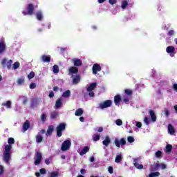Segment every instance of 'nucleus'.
Returning <instances> with one entry per match:
<instances>
[{
  "label": "nucleus",
  "instance_id": "obj_1",
  "mask_svg": "<svg viewBox=\"0 0 177 177\" xmlns=\"http://www.w3.org/2000/svg\"><path fill=\"white\" fill-rule=\"evenodd\" d=\"M12 145H6L4 147V152L3 153V160L6 164H9L10 161V151L12 150Z\"/></svg>",
  "mask_w": 177,
  "mask_h": 177
},
{
  "label": "nucleus",
  "instance_id": "obj_2",
  "mask_svg": "<svg viewBox=\"0 0 177 177\" xmlns=\"http://www.w3.org/2000/svg\"><path fill=\"white\" fill-rule=\"evenodd\" d=\"M26 11H23L22 13L24 14V16H32V15H34V10H35V7H34V4L32 3H29L28 4V6H26Z\"/></svg>",
  "mask_w": 177,
  "mask_h": 177
},
{
  "label": "nucleus",
  "instance_id": "obj_3",
  "mask_svg": "<svg viewBox=\"0 0 177 177\" xmlns=\"http://www.w3.org/2000/svg\"><path fill=\"white\" fill-rule=\"evenodd\" d=\"M35 165H39L42 161V153L39 151H36L35 156L34 157Z\"/></svg>",
  "mask_w": 177,
  "mask_h": 177
},
{
  "label": "nucleus",
  "instance_id": "obj_4",
  "mask_svg": "<svg viewBox=\"0 0 177 177\" xmlns=\"http://www.w3.org/2000/svg\"><path fill=\"white\" fill-rule=\"evenodd\" d=\"M114 144L118 149H120L121 146H125L127 145V140H125V138H121L120 140L115 138Z\"/></svg>",
  "mask_w": 177,
  "mask_h": 177
},
{
  "label": "nucleus",
  "instance_id": "obj_5",
  "mask_svg": "<svg viewBox=\"0 0 177 177\" xmlns=\"http://www.w3.org/2000/svg\"><path fill=\"white\" fill-rule=\"evenodd\" d=\"M64 129H66V124L64 123H61L57 127V136H58V138H62V135H63L62 132H63Z\"/></svg>",
  "mask_w": 177,
  "mask_h": 177
},
{
  "label": "nucleus",
  "instance_id": "obj_6",
  "mask_svg": "<svg viewBox=\"0 0 177 177\" xmlns=\"http://www.w3.org/2000/svg\"><path fill=\"white\" fill-rule=\"evenodd\" d=\"M70 147H71V141H70L69 140H66L62 143L61 146V149L62 150V151H67V150H68Z\"/></svg>",
  "mask_w": 177,
  "mask_h": 177
},
{
  "label": "nucleus",
  "instance_id": "obj_7",
  "mask_svg": "<svg viewBox=\"0 0 177 177\" xmlns=\"http://www.w3.org/2000/svg\"><path fill=\"white\" fill-rule=\"evenodd\" d=\"M113 102L111 100H108L104 101L103 103L100 104V109L103 110L104 109H107L111 106Z\"/></svg>",
  "mask_w": 177,
  "mask_h": 177
},
{
  "label": "nucleus",
  "instance_id": "obj_8",
  "mask_svg": "<svg viewBox=\"0 0 177 177\" xmlns=\"http://www.w3.org/2000/svg\"><path fill=\"white\" fill-rule=\"evenodd\" d=\"M12 63H13V61L12 59H10L8 62V59H6V58L3 59L1 62L2 66H7V68L8 70H10V68H12Z\"/></svg>",
  "mask_w": 177,
  "mask_h": 177
},
{
  "label": "nucleus",
  "instance_id": "obj_9",
  "mask_svg": "<svg viewBox=\"0 0 177 177\" xmlns=\"http://www.w3.org/2000/svg\"><path fill=\"white\" fill-rule=\"evenodd\" d=\"M93 74L96 75L97 74V71H102V66L99 64H94L92 68Z\"/></svg>",
  "mask_w": 177,
  "mask_h": 177
},
{
  "label": "nucleus",
  "instance_id": "obj_10",
  "mask_svg": "<svg viewBox=\"0 0 177 177\" xmlns=\"http://www.w3.org/2000/svg\"><path fill=\"white\" fill-rule=\"evenodd\" d=\"M166 51L167 53H169L171 57H174L175 56V47L172 46H169L167 47Z\"/></svg>",
  "mask_w": 177,
  "mask_h": 177
},
{
  "label": "nucleus",
  "instance_id": "obj_11",
  "mask_svg": "<svg viewBox=\"0 0 177 177\" xmlns=\"http://www.w3.org/2000/svg\"><path fill=\"white\" fill-rule=\"evenodd\" d=\"M149 114L151 117V120L152 122H156L157 121V115H156V112L150 109L149 111Z\"/></svg>",
  "mask_w": 177,
  "mask_h": 177
},
{
  "label": "nucleus",
  "instance_id": "obj_12",
  "mask_svg": "<svg viewBox=\"0 0 177 177\" xmlns=\"http://www.w3.org/2000/svg\"><path fill=\"white\" fill-rule=\"evenodd\" d=\"M30 121L29 120H26L23 126H22V129H23V132H26V131H28V129H30Z\"/></svg>",
  "mask_w": 177,
  "mask_h": 177
},
{
  "label": "nucleus",
  "instance_id": "obj_13",
  "mask_svg": "<svg viewBox=\"0 0 177 177\" xmlns=\"http://www.w3.org/2000/svg\"><path fill=\"white\" fill-rule=\"evenodd\" d=\"M41 59L44 63H50V55H43Z\"/></svg>",
  "mask_w": 177,
  "mask_h": 177
},
{
  "label": "nucleus",
  "instance_id": "obj_14",
  "mask_svg": "<svg viewBox=\"0 0 177 177\" xmlns=\"http://www.w3.org/2000/svg\"><path fill=\"white\" fill-rule=\"evenodd\" d=\"M74 66L79 67V66H82V61L80 59L74 58L72 59Z\"/></svg>",
  "mask_w": 177,
  "mask_h": 177
},
{
  "label": "nucleus",
  "instance_id": "obj_15",
  "mask_svg": "<svg viewBox=\"0 0 177 177\" xmlns=\"http://www.w3.org/2000/svg\"><path fill=\"white\" fill-rule=\"evenodd\" d=\"M167 131L169 135H175V128L171 124H168Z\"/></svg>",
  "mask_w": 177,
  "mask_h": 177
},
{
  "label": "nucleus",
  "instance_id": "obj_16",
  "mask_svg": "<svg viewBox=\"0 0 177 177\" xmlns=\"http://www.w3.org/2000/svg\"><path fill=\"white\" fill-rule=\"evenodd\" d=\"M6 50V44L4 41H0V55Z\"/></svg>",
  "mask_w": 177,
  "mask_h": 177
},
{
  "label": "nucleus",
  "instance_id": "obj_17",
  "mask_svg": "<svg viewBox=\"0 0 177 177\" xmlns=\"http://www.w3.org/2000/svg\"><path fill=\"white\" fill-rule=\"evenodd\" d=\"M53 131H55V127L53 125H50L48 127L46 136H51L52 133H53Z\"/></svg>",
  "mask_w": 177,
  "mask_h": 177
},
{
  "label": "nucleus",
  "instance_id": "obj_18",
  "mask_svg": "<svg viewBox=\"0 0 177 177\" xmlns=\"http://www.w3.org/2000/svg\"><path fill=\"white\" fill-rule=\"evenodd\" d=\"M110 143H111V140L109 136H106L105 140L102 141V145H104L105 147H109V145H110Z\"/></svg>",
  "mask_w": 177,
  "mask_h": 177
},
{
  "label": "nucleus",
  "instance_id": "obj_19",
  "mask_svg": "<svg viewBox=\"0 0 177 177\" xmlns=\"http://www.w3.org/2000/svg\"><path fill=\"white\" fill-rule=\"evenodd\" d=\"M133 165L137 169H143V165H140L138 162V159H133Z\"/></svg>",
  "mask_w": 177,
  "mask_h": 177
},
{
  "label": "nucleus",
  "instance_id": "obj_20",
  "mask_svg": "<svg viewBox=\"0 0 177 177\" xmlns=\"http://www.w3.org/2000/svg\"><path fill=\"white\" fill-rule=\"evenodd\" d=\"M69 75L70 74H77L78 73V68L75 66H71L68 68Z\"/></svg>",
  "mask_w": 177,
  "mask_h": 177
},
{
  "label": "nucleus",
  "instance_id": "obj_21",
  "mask_svg": "<svg viewBox=\"0 0 177 177\" xmlns=\"http://www.w3.org/2000/svg\"><path fill=\"white\" fill-rule=\"evenodd\" d=\"M96 86H97V83L96 82L91 83L87 88V91L91 92L93 91L96 88Z\"/></svg>",
  "mask_w": 177,
  "mask_h": 177
},
{
  "label": "nucleus",
  "instance_id": "obj_22",
  "mask_svg": "<svg viewBox=\"0 0 177 177\" xmlns=\"http://www.w3.org/2000/svg\"><path fill=\"white\" fill-rule=\"evenodd\" d=\"M114 102H115V104L116 106H119L120 105V103H121V95H116L115 97H114Z\"/></svg>",
  "mask_w": 177,
  "mask_h": 177
},
{
  "label": "nucleus",
  "instance_id": "obj_23",
  "mask_svg": "<svg viewBox=\"0 0 177 177\" xmlns=\"http://www.w3.org/2000/svg\"><path fill=\"white\" fill-rule=\"evenodd\" d=\"M50 117L51 120H55V118H57V117H59V112L56 111L50 112Z\"/></svg>",
  "mask_w": 177,
  "mask_h": 177
},
{
  "label": "nucleus",
  "instance_id": "obj_24",
  "mask_svg": "<svg viewBox=\"0 0 177 177\" xmlns=\"http://www.w3.org/2000/svg\"><path fill=\"white\" fill-rule=\"evenodd\" d=\"M82 114H84V110L81 108L77 109L75 112V115H76V117H81Z\"/></svg>",
  "mask_w": 177,
  "mask_h": 177
},
{
  "label": "nucleus",
  "instance_id": "obj_25",
  "mask_svg": "<svg viewBox=\"0 0 177 177\" xmlns=\"http://www.w3.org/2000/svg\"><path fill=\"white\" fill-rule=\"evenodd\" d=\"M89 151V147L86 146L84 147L81 151L80 152V156H84V154H86V153H88Z\"/></svg>",
  "mask_w": 177,
  "mask_h": 177
},
{
  "label": "nucleus",
  "instance_id": "obj_26",
  "mask_svg": "<svg viewBox=\"0 0 177 177\" xmlns=\"http://www.w3.org/2000/svg\"><path fill=\"white\" fill-rule=\"evenodd\" d=\"M81 81V76L80 75H76L73 80V84L77 85Z\"/></svg>",
  "mask_w": 177,
  "mask_h": 177
},
{
  "label": "nucleus",
  "instance_id": "obj_27",
  "mask_svg": "<svg viewBox=\"0 0 177 177\" xmlns=\"http://www.w3.org/2000/svg\"><path fill=\"white\" fill-rule=\"evenodd\" d=\"M63 104L62 98H58L55 102V109H60Z\"/></svg>",
  "mask_w": 177,
  "mask_h": 177
},
{
  "label": "nucleus",
  "instance_id": "obj_28",
  "mask_svg": "<svg viewBox=\"0 0 177 177\" xmlns=\"http://www.w3.org/2000/svg\"><path fill=\"white\" fill-rule=\"evenodd\" d=\"M35 138L37 143H41V142L44 140V137H42L41 134L36 135Z\"/></svg>",
  "mask_w": 177,
  "mask_h": 177
},
{
  "label": "nucleus",
  "instance_id": "obj_29",
  "mask_svg": "<svg viewBox=\"0 0 177 177\" xmlns=\"http://www.w3.org/2000/svg\"><path fill=\"white\" fill-rule=\"evenodd\" d=\"M37 104H38V100L37 99H32L30 104V107L32 109H35V107H37Z\"/></svg>",
  "mask_w": 177,
  "mask_h": 177
},
{
  "label": "nucleus",
  "instance_id": "obj_30",
  "mask_svg": "<svg viewBox=\"0 0 177 177\" xmlns=\"http://www.w3.org/2000/svg\"><path fill=\"white\" fill-rule=\"evenodd\" d=\"M36 17H37V20L41 21V20H42V17H44V16L42 15V12L41 11H37V13H36Z\"/></svg>",
  "mask_w": 177,
  "mask_h": 177
},
{
  "label": "nucleus",
  "instance_id": "obj_31",
  "mask_svg": "<svg viewBox=\"0 0 177 177\" xmlns=\"http://www.w3.org/2000/svg\"><path fill=\"white\" fill-rule=\"evenodd\" d=\"M24 78H18L17 81V85H21V86H24Z\"/></svg>",
  "mask_w": 177,
  "mask_h": 177
},
{
  "label": "nucleus",
  "instance_id": "obj_32",
  "mask_svg": "<svg viewBox=\"0 0 177 177\" xmlns=\"http://www.w3.org/2000/svg\"><path fill=\"white\" fill-rule=\"evenodd\" d=\"M71 95V92L70 90H67L62 94V97H70V95Z\"/></svg>",
  "mask_w": 177,
  "mask_h": 177
},
{
  "label": "nucleus",
  "instance_id": "obj_33",
  "mask_svg": "<svg viewBox=\"0 0 177 177\" xmlns=\"http://www.w3.org/2000/svg\"><path fill=\"white\" fill-rule=\"evenodd\" d=\"M172 151V145L167 144L166 145V153H171Z\"/></svg>",
  "mask_w": 177,
  "mask_h": 177
},
{
  "label": "nucleus",
  "instance_id": "obj_34",
  "mask_svg": "<svg viewBox=\"0 0 177 177\" xmlns=\"http://www.w3.org/2000/svg\"><path fill=\"white\" fill-rule=\"evenodd\" d=\"M127 6H128V1L124 0L122 2L121 8H122V9H127Z\"/></svg>",
  "mask_w": 177,
  "mask_h": 177
},
{
  "label": "nucleus",
  "instance_id": "obj_35",
  "mask_svg": "<svg viewBox=\"0 0 177 177\" xmlns=\"http://www.w3.org/2000/svg\"><path fill=\"white\" fill-rule=\"evenodd\" d=\"M160 176V172L156 171V172H152L149 174V177H157Z\"/></svg>",
  "mask_w": 177,
  "mask_h": 177
},
{
  "label": "nucleus",
  "instance_id": "obj_36",
  "mask_svg": "<svg viewBox=\"0 0 177 177\" xmlns=\"http://www.w3.org/2000/svg\"><path fill=\"white\" fill-rule=\"evenodd\" d=\"M59 176V171H53L49 174L48 177H57Z\"/></svg>",
  "mask_w": 177,
  "mask_h": 177
},
{
  "label": "nucleus",
  "instance_id": "obj_37",
  "mask_svg": "<svg viewBox=\"0 0 177 177\" xmlns=\"http://www.w3.org/2000/svg\"><path fill=\"white\" fill-rule=\"evenodd\" d=\"M1 105L6 106V107H8V109H10L12 103L10 102V101H7L6 102L2 103Z\"/></svg>",
  "mask_w": 177,
  "mask_h": 177
},
{
  "label": "nucleus",
  "instance_id": "obj_38",
  "mask_svg": "<svg viewBox=\"0 0 177 177\" xmlns=\"http://www.w3.org/2000/svg\"><path fill=\"white\" fill-rule=\"evenodd\" d=\"M53 71L55 74H57V73H59V66L54 65L53 66Z\"/></svg>",
  "mask_w": 177,
  "mask_h": 177
},
{
  "label": "nucleus",
  "instance_id": "obj_39",
  "mask_svg": "<svg viewBox=\"0 0 177 177\" xmlns=\"http://www.w3.org/2000/svg\"><path fill=\"white\" fill-rule=\"evenodd\" d=\"M155 156L157 158H161L162 157V152L161 151H158L156 152Z\"/></svg>",
  "mask_w": 177,
  "mask_h": 177
},
{
  "label": "nucleus",
  "instance_id": "obj_40",
  "mask_svg": "<svg viewBox=\"0 0 177 177\" xmlns=\"http://www.w3.org/2000/svg\"><path fill=\"white\" fill-rule=\"evenodd\" d=\"M122 160V156L121 155H118L115 157V162H121Z\"/></svg>",
  "mask_w": 177,
  "mask_h": 177
},
{
  "label": "nucleus",
  "instance_id": "obj_41",
  "mask_svg": "<svg viewBox=\"0 0 177 177\" xmlns=\"http://www.w3.org/2000/svg\"><path fill=\"white\" fill-rule=\"evenodd\" d=\"M20 67V63L19 62H15L12 65V68L14 70H17V68H19Z\"/></svg>",
  "mask_w": 177,
  "mask_h": 177
},
{
  "label": "nucleus",
  "instance_id": "obj_42",
  "mask_svg": "<svg viewBox=\"0 0 177 177\" xmlns=\"http://www.w3.org/2000/svg\"><path fill=\"white\" fill-rule=\"evenodd\" d=\"M100 140V135L99 134L95 135L93 138V142H97V140Z\"/></svg>",
  "mask_w": 177,
  "mask_h": 177
},
{
  "label": "nucleus",
  "instance_id": "obj_43",
  "mask_svg": "<svg viewBox=\"0 0 177 177\" xmlns=\"http://www.w3.org/2000/svg\"><path fill=\"white\" fill-rule=\"evenodd\" d=\"M8 145H15V138H9L8 141Z\"/></svg>",
  "mask_w": 177,
  "mask_h": 177
},
{
  "label": "nucleus",
  "instance_id": "obj_44",
  "mask_svg": "<svg viewBox=\"0 0 177 177\" xmlns=\"http://www.w3.org/2000/svg\"><path fill=\"white\" fill-rule=\"evenodd\" d=\"M127 141L129 142V143H133V142H135V138L132 136H129L127 138Z\"/></svg>",
  "mask_w": 177,
  "mask_h": 177
},
{
  "label": "nucleus",
  "instance_id": "obj_45",
  "mask_svg": "<svg viewBox=\"0 0 177 177\" xmlns=\"http://www.w3.org/2000/svg\"><path fill=\"white\" fill-rule=\"evenodd\" d=\"M124 93H126V95H127L128 96H131V95H132L133 93V91L132 90L126 89L124 90Z\"/></svg>",
  "mask_w": 177,
  "mask_h": 177
},
{
  "label": "nucleus",
  "instance_id": "obj_46",
  "mask_svg": "<svg viewBox=\"0 0 177 177\" xmlns=\"http://www.w3.org/2000/svg\"><path fill=\"white\" fill-rule=\"evenodd\" d=\"M41 120L42 122H45V121H46V113L41 114Z\"/></svg>",
  "mask_w": 177,
  "mask_h": 177
},
{
  "label": "nucleus",
  "instance_id": "obj_47",
  "mask_svg": "<svg viewBox=\"0 0 177 177\" xmlns=\"http://www.w3.org/2000/svg\"><path fill=\"white\" fill-rule=\"evenodd\" d=\"M34 77H35V73H34L33 71L30 72V74L28 75V78H29V80H32V78H34Z\"/></svg>",
  "mask_w": 177,
  "mask_h": 177
},
{
  "label": "nucleus",
  "instance_id": "obj_48",
  "mask_svg": "<svg viewBox=\"0 0 177 177\" xmlns=\"http://www.w3.org/2000/svg\"><path fill=\"white\" fill-rule=\"evenodd\" d=\"M115 124L118 127H121V125H122V120H121V119H118L115 121Z\"/></svg>",
  "mask_w": 177,
  "mask_h": 177
},
{
  "label": "nucleus",
  "instance_id": "obj_49",
  "mask_svg": "<svg viewBox=\"0 0 177 177\" xmlns=\"http://www.w3.org/2000/svg\"><path fill=\"white\" fill-rule=\"evenodd\" d=\"M144 122L146 124V125H149L150 124V119L147 117H145L144 118Z\"/></svg>",
  "mask_w": 177,
  "mask_h": 177
},
{
  "label": "nucleus",
  "instance_id": "obj_50",
  "mask_svg": "<svg viewBox=\"0 0 177 177\" xmlns=\"http://www.w3.org/2000/svg\"><path fill=\"white\" fill-rule=\"evenodd\" d=\"M167 35H169V37H172V35H175V30H170L167 32Z\"/></svg>",
  "mask_w": 177,
  "mask_h": 177
},
{
  "label": "nucleus",
  "instance_id": "obj_51",
  "mask_svg": "<svg viewBox=\"0 0 177 177\" xmlns=\"http://www.w3.org/2000/svg\"><path fill=\"white\" fill-rule=\"evenodd\" d=\"M5 172V168L0 165V176Z\"/></svg>",
  "mask_w": 177,
  "mask_h": 177
},
{
  "label": "nucleus",
  "instance_id": "obj_52",
  "mask_svg": "<svg viewBox=\"0 0 177 177\" xmlns=\"http://www.w3.org/2000/svg\"><path fill=\"white\" fill-rule=\"evenodd\" d=\"M39 172L41 175H45V174H46V169H45V168L40 169Z\"/></svg>",
  "mask_w": 177,
  "mask_h": 177
},
{
  "label": "nucleus",
  "instance_id": "obj_53",
  "mask_svg": "<svg viewBox=\"0 0 177 177\" xmlns=\"http://www.w3.org/2000/svg\"><path fill=\"white\" fill-rule=\"evenodd\" d=\"M37 88V84L35 83H31L30 84V89H35Z\"/></svg>",
  "mask_w": 177,
  "mask_h": 177
},
{
  "label": "nucleus",
  "instance_id": "obj_54",
  "mask_svg": "<svg viewBox=\"0 0 177 177\" xmlns=\"http://www.w3.org/2000/svg\"><path fill=\"white\" fill-rule=\"evenodd\" d=\"M108 171H109V174H113L114 172V169L113 168V167L109 166L108 167Z\"/></svg>",
  "mask_w": 177,
  "mask_h": 177
},
{
  "label": "nucleus",
  "instance_id": "obj_55",
  "mask_svg": "<svg viewBox=\"0 0 177 177\" xmlns=\"http://www.w3.org/2000/svg\"><path fill=\"white\" fill-rule=\"evenodd\" d=\"M110 5H115L117 3V0H109Z\"/></svg>",
  "mask_w": 177,
  "mask_h": 177
},
{
  "label": "nucleus",
  "instance_id": "obj_56",
  "mask_svg": "<svg viewBox=\"0 0 177 177\" xmlns=\"http://www.w3.org/2000/svg\"><path fill=\"white\" fill-rule=\"evenodd\" d=\"M160 167H161V165H160V163H158V162L157 163L155 164V170L157 171V169H158Z\"/></svg>",
  "mask_w": 177,
  "mask_h": 177
},
{
  "label": "nucleus",
  "instance_id": "obj_57",
  "mask_svg": "<svg viewBox=\"0 0 177 177\" xmlns=\"http://www.w3.org/2000/svg\"><path fill=\"white\" fill-rule=\"evenodd\" d=\"M55 96V93H53V91H50L49 94H48V97L52 98Z\"/></svg>",
  "mask_w": 177,
  "mask_h": 177
},
{
  "label": "nucleus",
  "instance_id": "obj_58",
  "mask_svg": "<svg viewBox=\"0 0 177 177\" xmlns=\"http://www.w3.org/2000/svg\"><path fill=\"white\" fill-rule=\"evenodd\" d=\"M137 128H142V122H137L136 124Z\"/></svg>",
  "mask_w": 177,
  "mask_h": 177
},
{
  "label": "nucleus",
  "instance_id": "obj_59",
  "mask_svg": "<svg viewBox=\"0 0 177 177\" xmlns=\"http://www.w3.org/2000/svg\"><path fill=\"white\" fill-rule=\"evenodd\" d=\"M165 114L167 117H169V111L167 109H165Z\"/></svg>",
  "mask_w": 177,
  "mask_h": 177
},
{
  "label": "nucleus",
  "instance_id": "obj_60",
  "mask_svg": "<svg viewBox=\"0 0 177 177\" xmlns=\"http://www.w3.org/2000/svg\"><path fill=\"white\" fill-rule=\"evenodd\" d=\"M27 102H28V99L26 97H24L23 104H27Z\"/></svg>",
  "mask_w": 177,
  "mask_h": 177
},
{
  "label": "nucleus",
  "instance_id": "obj_61",
  "mask_svg": "<svg viewBox=\"0 0 177 177\" xmlns=\"http://www.w3.org/2000/svg\"><path fill=\"white\" fill-rule=\"evenodd\" d=\"M45 164H46V165H49V164H50V160H49V158H46L44 160Z\"/></svg>",
  "mask_w": 177,
  "mask_h": 177
},
{
  "label": "nucleus",
  "instance_id": "obj_62",
  "mask_svg": "<svg viewBox=\"0 0 177 177\" xmlns=\"http://www.w3.org/2000/svg\"><path fill=\"white\" fill-rule=\"evenodd\" d=\"M88 95L91 97H93V96H95V93L93 91H89Z\"/></svg>",
  "mask_w": 177,
  "mask_h": 177
},
{
  "label": "nucleus",
  "instance_id": "obj_63",
  "mask_svg": "<svg viewBox=\"0 0 177 177\" xmlns=\"http://www.w3.org/2000/svg\"><path fill=\"white\" fill-rule=\"evenodd\" d=\"M124 103H129V98L124 97Z\"/></svg>",
  "mask_w": 177,
  "mask_h": 177
},
{
  "label": "nucleus",
  "instance_id": "obj_64",
  "mask_svg": "<svg viewBox=\"0 0 177 177\" xmlns=\"http://www.w3.org/2000/svg\"><path fill=\"white\" fill-rule=\"evenodd\" d=\"M173 89L174 91H177V84H173Z\"/></svg>",
  "mask_w": 177,
  "mask_h": 177
}]
</instances>
